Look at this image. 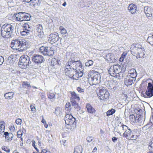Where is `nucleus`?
Wrapping results in <instances>:
<instances>
[{
  "label": "nucleus",
  "mask_w": 153,
  "mask_h": 153,
  "mask_svg": "<svg viewBox=\"0 0 153 153\" xmlns=\"http://www.w3.org/2000/svg\"><path fill=\"white\" fill-rule=\"evenodd\" d=\"M11 47L14 50L23 51L28 48V42L25 40H13L11 44Z\"/></svg>",
  "instance_id": "obj_1"
},
{
  "label": "nucleus",
  "mask_w": 153,
  "mask_h": 153,
  "mask_svg": "<svg viewBox=\"0 0 153 153\" xmlns=\"http://www.w3.org/2000/svg\"><path fill=\"white\" fill-rule=\"evenodd\" d=\"M74 74H73L76 72V69L72 68H66L65 70V74L71 78L72 77L74 80H78L79 77H81L83 74V68H80Z\"/></svg>",
  "instance_id": "obj_2"
},
{
  "label": "nucleus",
  "mask_w": 153,
  "mask_h": 153,
  "mask_svg": "<svg viewBox=\"0 0 153 153\" xmlns=\"http://www.w3.org/2000/svg\"><path fill=\"white\" fill-rule=\"evenodd\" d=\"M131 53L137 58L143 57L145 55V49L142 46L137 44H132L130 48Z\"/></svg>",
  "instance_id": "obj_3"
},
{
  "label": "nucleus",
  "mask_w": 153,
  "mask_h": 153,
  "mask_svg": "<svg viewBox=\"0 0 153 153\" xmlns=\"http://www.w3.org/2000/svg\"><path fill=\"white\" fill-rule=\"evenodd\" d=\"M88 79L90 84L91 85L98 84L100 81V75L99 73L94 70L89 71Z\"/></svg>",
  "instance_id": "obj_4"
},
{
  "label": "nucleus",
  "mask_w": 153,
  "mask_h": 153,
  "mask_svg": "<svg viewBox=\"0 0 153 153\" xmlns=\"http://www.w3.org/2000/svg\"><path fill=\"white\" fill-rule=\"evenodd\" d=\"M14 30L13 26L10 24H5L1 29V35L4 38H9L11 36Z\"/></svg>",
  "instance_id": "obj_5"
},
{
  "label": "nucleus",
  "mask_w": 153,
  "mask_h": 153,
  "mask_svg": "<svg viewBox=\"0 0 153 153\" xmlns=\"http://www.w3.org/2000/svg\"><path fill=\"white\" fill-rule=\"evenodd\" d=\"M66 126L68 129H72L76 127V122L75 119L71 114H66L64 118Z\"/></svg>",
  "instance_id": "obj_6"
},
{
  "label": "nucleus",
  "mask_w": 153,
  "mask_h": 153,
  "mask_svg": "<svg viewBox=\"0 0 153 153\" xmlns=\"http://www.w3.org/2000/svg\"><path fill=\"white\" fill-rule=\"evenodd\" d=\"M100 90L97 94L99 99L106 101L109 98L110 94L108 91L104 88L100 87Z\"/></svg>",
  "instance_id": "obj_7"
},
{
  "label": "nucleus",
  "mask_w": 153,
  "mask_h": 153,
  "mask_svg": "<svg viewBox=\"0 0 153 153\" xmlns=\"http://www.w3.org/2000/svg\"><path fill=\"white\" fill-rule=\"evenodd\" d=\"M39 51L45 56H51L54 54L53 48L50 47H41L39 48Z\"/></svg>",
  "instance_id": "obj_8"
},
{
  "label": "nucleus",
  "mask_w": 153,
  "mask_h": 153,
  "mask_svg": "<svg viewBox=\"0 0 153 153\" xmlns=\"http://www.w3.org/2000/svg\"><path fill=\"white\" fill-rule=\"evenodd\" d=\"M30 62H30L28 56H22L20 58L18 65L19 67L22 66H27L28 65L29 66Z\"/></svg>",
  "instance_id": "obj_9"
},
{
  "label": "nucleus",
  "mask_w": 153,
  "mask_h": 153,
  "mask_svg": "<svg viewBox=\"0 0 153 153\" xmlns=\"http://www.w3.org/2000/svg\"><path fill=\"white\" fill-rule=\"evenodd\" d=\"M123 136L129 140H135L136 136L133 134L131 130L128 127V129L125 130L123 133Z\"/></svg>",
  "instance_id": "obj_10"
},
{
  "label": "nucleus",
  "mask_w": 153,
  "mask_h": 153,
  "mask_svg": "<svg viewBox=\"0 0 153 153\" xmlns=\"http://www.w3.org/2000/svg\"><path fill=\"white\" fill-rule=\"evenodd\" d=\"M144 96L146 97H150L153 96V84L148 83L147 89Z\"/></svg>",
  "instance_id": "obj_11"
},
{
  "label": "nucleus",
  "mask_w": 153,
  "mask_h": 153,
  "mask_svg": "<svg viewBox=\"0 0 153 153\" xmlns=\"http://www.w3.org/2000/svg\"><path fill=\"white\" fill-rule=\"evenodd\" d=\"M114 128V130L116 131L118 133L121 134L125 130L128 129V126L120 123H119L118 125Z\"/></svg>",
  "instance_id": "obj_12"
},
{
  "label": "nucleus",
  "mask_w": 153,
  "mask_h": 153,
  "mask_svg": "<svg viewBox=\"0 0 153 153\" xmlns=\"http://www.w3.org/2000/svg\"><path fill=\"white\" fill-rule=\"evenodd\" d=\"M32 60L36 64H40L44 60L43 57L40 55H36L32 57Z\"/></svg>",
  "instance_id": "obj_13"
},
{
  "label": "nucleus",
  "mask_w": 153,
  "mask_h": 153,
  "mask_svg": "<svg viewBox=\"0 0 153 153\" xmlns=\"http://www.w3.org/2000/svg\"><path fill=\"white\" fill-rule=\"evenodd\" d=\"M48 38L50 39L51 42L55 43L57 42L59 38L58 34L57 33H51L49 36Z\"/></svg>",
  "instance_id": "obj_14"
},
{
  "label": "nucleus",
  "mask_w": 153,
  "mask_h": 153,
  "mask_svg": "<svg viewBox=\"0 0 153 153\" xmlns=\"http://www.w3.org/2000/svg\"><path fill=\"white\" fill-rule=\"evenodd\" d=\"M36 34L39 38L43 37V32L42 27L41 25H39L37 26Z\"/></svg>",
  "instance_id": "obj_15"
},
{
  "label": "nucleus",
  "mask_w": 153,
  "mask_h": 153,
  "mask_svg": "<svg viewBox=\"0 0 153 153\" xmlns=\"http://www.w3.org/2000/svg\"><path fill=\"white\" fill-rule=\"evenodd\" d=\"M128 10L131 14H134L135 13L137 7L134 4H130L128 7Z\"/></svg>",
  "instance_id": "obj_16"
},
{
  "label": "nucleus",
  "mask_w": 153,
  "mask_h": 153,
  "mask_svg": "<svg viewBox=\"0 0 153 153\" xmlns=\"http://www.w3.org/2000/svg\"><path fill=\"white\" fill-rule=\"evenodd\" d=\"M23 12H19L14 14L13 18L15 20L19 21H23Z\"/></svg>",
  "instance_id": "obj_17"
},
{
  "label": "nucleus",
  "mask_w": 153,
  "mask_h": 153,
  "mask_svg": "<svg viewBox=\"0 0 153 153\" xmlns=\"http://www.w3.org/2000/svg\"><path fill=\"white\" fill-rule=\"evenodd\" d=\"M74 64H76L79 67H82V65L81 62L79 61H77L76 62H73L72 60L69 61L67 63V66H74Z\"/></svg>",
  "instance_id": "obj_18"
},
{
  "label": "nucleus",
  "mask_w": 153,
  "mask_h": 153,
  "mask_svg": "<svg viewBox=\"0 0 153 153\" xmlns=\"http://www.w3.org/2000/svg\"><path fill=\"white\" fill-rule=\"evenodd\" d=\"M135 80V78L134 77H131L130 78H126L125 79L124 82L125 84L127 85H131L134 81Z\"/></svg>",
  "instance_id": "obj_19"
},
{
  "label": "nucleus",
  "mask_w": 153,
  "mask_h": 153,
  "mask_svg": "<svg viewBox=\"0 0 153 153\" xmlns=\"http://www.w3.org/2000/svg\"><path fill=\"white\" fill-rule=\"evenodd\" d=\"M145 13L147 17H150L152 15V10L148 7H145L144 8Z\"/></svg>",
  "instance_id": "obj_20"
},
{
  "label": "nucleus",
  "mask_w": 153,
  "mask_h": 153,
  "mask_svg": "<svg viewBox=\"0 0 153 153\" xmlns=\"http://www.w3.org/2000/svg\"><path fill=\"white\" fill-rule=\"evenodd\" d=\"M105 59L106 60L110 62H112L114 61L115 58L113 54L108 53L106 55Z\"/></svg>",
  "instance_id": "obj_21"
},
{
  "label": "nucleus",
  "mask_w": 153,
  "mask_h": 153,
  "mask_svg": "<svg viewBox=\"0 0 153 153\" xmlns=\"http://www.w3.org/2000/svg\"><path fill=\"white\" fill-rule=\"evenodd\" d=\"M23 29L26 30L28 32L30 33L33 30V27L31 25H29L28 24L25 23L23 25Z\"/></svg>",
  "instance_id": "obj_22"
},
{
  "label": "nucleus",
  "mask_w": 153,
  "mask_h": 153,
  "mask_svg": "<svg viewBox=\"0 0 153 153\" xmlns=\"http://www.w3.org/2000/svg\"><path fill=\"white\" fill-rule=\"evenodd\" d=\"M86 108L87 109L88 112L91 114L95 113L96 111L95 109L89 104H87L86 105Z\"/></svg>",
  "instance_id": "obj_23"
},
{
  "label": "nucleus",
  "mask_w": 153,
  "mask_h": 153,
  "mask_svg": "<svg viewBox=\"0 0 153 153\" xmlns=\"http://www.w3.org/2000/svg\"><path fill=\"white\" fill-rule=\"evenodd\" d=\"M4 132L6 140L9 141H11L13 136V134L11 133H9L7 132Z\"/></svg>",
  "instance_id": "obj_24"
},
{
  "label": "nucleus",
  "mask_w": 153,
  "mask_h": 153,
  "mask_svg": "<svg viewBox=\"0 0 153 153\" xmlns=\"http://www.w3.org/2000/svg\"><path fill=\"white\" fill-rule=\"evenodd\" d=\"M5 123L4 121L0 120V134L4 132Z\"/></svg>",
  "instance_id": "obj_25"
},
{
  "label": "nucleus",
  "mask_w": 153,
  "mask_h": 153,
  "mask_svg": "<svg viewBox=\"0 0 153 153\" xmlns=\"http://www.w3.org/2000/svg\"><path fill=\"white\" fill-rule=\"evenodd\" d=\"M14 93L13 92H7L4 94V97L6 99H12L13 97Z\"/></svg>",
  "instance_id": "obj_26"
},
{
  "label": "nucleus",
  "mask_w": 153,
  "mask_h": 153,
  "mask_svg": "<svg viewBox=\"0 0 153 153\" xmlns=\"http://www.w3.org/2000/svg\"><path fill=\"white\" fill-rule=\"evenodd\" d=\"M71 100L72 99H75L78 100H79L80 99L79 97L78 94H76L74 92H71Z\"/></svg>",
  "instance_id": "obj_27"
},
{
  "label": "nucleus",
  "mask_w": 153,
  "mask_h": 153,
  "mask_svg": "<svg viewBox=\"0 0 153 153\" xmlns=\"http://www.w3.org/2000/svg\"><path fill=\"white\" fill-rule=\"evenodd\" d=\"M23 21H28L30 20V15L27 13L23 12Z\"/></svg>",
  "instance_id": "obj_28"
},
{
  "label": "nucleus",
  "mask_w": 153,
  "mask_h": 153,
  "mask_svg": "<svg viewBox=\"0 0 153 153\" xmlns=\"http://www.w3.org/2000/svg\"><path fill=\"white\" fill-rule=\"evenodd\" d=\"M147 41L150 44L153 45V34H150L148 35Z\"/></svg>",
  "instance_id": "obj_29"
},
{
  "label": "nucleus",
  "mask_w": 153,
  "mask_h": 153,
  "mask_svg": "<svg viewBox=\"0 0 153 153\" xmlns=\"http://www.w3.org/2000/svg\"><path fill=\"white\" fill-rule=\"evenodd\" d=\"M49 63H50V65L51 66H56L57 65H57L58 64V61H57L55 59V58H53L51 59V62H49Z\"/></svg>",
  "instance_id": "obj_30"
},
{
  "label": "nucleus",
  "mask_w": 153,
  "mask_h": 153,
  "mask_svg": "<svg viewBox=\"0 0 153 153\" xmlns=\"http://www.w3.org/2000/svg\"><path fill=\"white\" fill-rule=\"evenodd\" d=\"M82 148L81 146H78L76 147L74 152L78 153H82Z\"/></svg>",
  "instance_id": "obj_31"
},
{
  "label": "nucleus",
  "mask_w": 153,
  "mask_h": 153,
  "mask_svg": "<svg viewBox=\"0 0 153 153\" xmlns=\"http://www.w3.org/2000/svg\"><path fill=\"white\" fill-rule=\"evenodd\" d=\"M55 113L57 116H60L62 113L61 109L59 107L56 108Z\"/></svg>",
  "instance_id": "obj_32"
},
{
  "label": "nucleus",
  "mask_w": 153,
  "mask_h": 153,
  "mask_svg": "<svg viewBox=\"0 0 153 153\" xmlns=\"http://www.w3.org/2000/svg\"><path fill=\"white\" fill-rule=\"evenodd\" d=\"M115 110L113 108L108 110L106 112L107 116H109L112 115L115 112Z\"/></svg>",
  "instance_id": "obj_33"
},
{
  "label": "nucleus",
  "mask_w": 153,
  "mask_h": 153,
  "mask_svg": "<svg viewBox=\"0 0 153 153\" xmlns=\"http://www.w3.org/2000/svg\"><path fill=\"white\" fill-rule=\"evenodd\" d=\"M129 119L132 123H134L136 121V118L133 114L130 115L129 116Z\"/></svg>",
  "instance_id": "obj_34"
},
{
  "label": "nucleus",
  "mask_w": 153,
  "mask_h": 153,
  "mask_svg": "<svg viewBox=\"0 0 153 153\" xmlns=\"http://www.w3.org/2000/svg\"><path fill=\"white\" fill-rule=\"evenodd\" d=\"M59 29L60 30L61 33L62 34H65L67 33V31L63 26H60L59 27Z\"/></svg>",
  "instance_id": "obj_35"
},
{
  "label": "nucleus",
  "mask_w": 153,
  "mask_h": 153,
  "mask_svg": "<svg viewBox=\"0 0 153 153\" xmlns=\"http://www.w3.org/2000/svg\"><path fill=\"white\" fill-rule=\"evenodd\" d=\"M114 68H110L108 70V73L111 76H114Z\"/></svg>",
  "instance_id": "obj_36"
},
{
  "label": "nucleus",
  "mask_w": 153,
  "mask_h": 153,
  "mask_svg": "<svg viewBox=\"0 0 153 153\" xmlns=\"http://www.w3.org/2000/svg\"><path fill=\"white\" fill-rule=\"evenodd\" d=\"M33 6L39 5L40 4L39 0H31L30 2Z\"/></svg>",
  "instance_id": "obj_37"
},
{
  "label": "nucleus",
  "mask_w": 153,
  "mask_h": 153,
  "mask_svg": "<svg viewBox=\"0 0 153 153\" xmlns=\"http://www.w3.org/2000/svg\"><path fill=\"white\" fill-rule=\"evenodd\" d=\"M127 54V53L125 52L123 53L120 58L119 61L120 62H122L123 61L124 59L126 57Z\"/></svg>",
  "instance_id": "obj_38"
},
{
  "label": "nucleus",
  "mask_w": 153,
  "mask_h": 153,
  "mask_svg": "<svg viewBox=\"0 0 153 153\" xmlns=\"http://www.w3.org/2000/svg\"><path fill=\"white\" fill-rule=\"evenodd\" d=\"M22 86L24 88L27 87L28 88H29L30 87V84L27 82H23Z\"/></svg>",
  "instance_id": "obj_39"
},
{
  "label": "nucleus",
  "mask_w": 153,
  "mask_h": 153,
  "mask_svg": "<svg viewBox=\"0 0 153 153\" xmlns=\"http://www.w3.org/2000/svg\"><path fill=\"white\" fill-rule=\"evenodd\" d=\"M21 34L22 36H26L30 34V33L26 30L23 29V30L21 32Z\"/></svg>",
  "instance_id": "obj_40"
},
{
  "label": "nucleus",
  "mask_w": 153,
  "mask_h": 153,
  "mask_svg": "<svg viewBox=\"0 0 153 153\" xmlns=\"http://www.w3.org/2000/svg\"><path fill=\"white\" fill-rule=\"evenodd\" d=\"M23 134V131L21 130H19L17 132V136L19 138H21V140H22V138L21 137Z\"/></svg>",
  "instance_id": "obj_41"
},
{
  "label": "nucleus",
  "mask_w": 153,
  "mask_h": 153,
  "mask_svg": "<svg viewBox=\"0 0 153 153\" xmlns=\"http://www.w3.org/2000/svg\"><path fill=\"white\" fill-rule=\"evenodd\" d=\"M30 108L31 111L33 112V113L36 112V110L35 107V104H31L30 105Z\"/></svg>",
  "instance_id": "obj_42"
},
{
  "label": "nucleus",
  "mask_w": 153,
  "mask_h": 153,
  "mask_svg": "<svg viewBox=\"0 0 153 153\" xmlns=\"http://www.w3.org/2000/svg\"><path fill=\"white\" fill-rule=\"evenodd\" d=\"M2 150L6 152H7L9 153L10 152V150L8 147L6 146H3L2 147Z\"/></svg>",
  "instance_id": "obj_43"
},
{
  "label": "nucleus",
  "mask_w": 153,
  "mask_h": 153,
  "mask_svg": "<svg viewBox=\"0 0 153 153\" xmlns=\"http://www.w3.org/2000/svg\"><path fill=\"white\" fill-rule=\"evenodd\" d=\"M93 62L91 60H89L88 62H86L85 64L86 66H89L93 65Z\"/></svg>",
  "instance_id": "obj_44"
},
{
  "label": "nucleus",
  "mask_w": 153,
  "mask_h": 153,
  "mask_svg": "<svg viewBox=\"0 0 153 153\" xmlns=\"http://www.w3.org/2000/svg\"><path fill=\"white\" fill-rule=\"evenodd\" d=\"M120 68H114V74H119L120 73Z\"/></svg>",
  "instance_id": "obj_45"
},
{
  "label": "nucleus",
  "mask_w": 153,
  "mask_h": 153,
  "mask_svg": "<svg viewBox=\"0 0 153 153\" xmlns=\"http://www.w3.org/2000/svg\"><path fill=\"white\" fill-rule=\"evenodd\" d=\"M93 138H94L92 137L89 136L87 138L86 140L88 142L90 143L93 141Z\"/></svg>",
  "instance_id": "obj_46"
},
{
  "label": "nucleus",
  "mask_w": 153,
  "mask_h": 153,
  "mask_svg": "<svg viewBox=\"0 0 153 153\" xmlns=\"http://www.w3.org/2000/svg\"><path fill=\"white\" fill-rule=\"evenodd\" d=\"M16 123L19 125H20L22 122V120L21 119L18 118L16 120Z\"/></svg>",
  "instance_id": "obj_47"
},
{
  "label": "nucleus",
  "mask_w": 153,
  "mask_h": 153,
  "mask_svg": "<svg viewBox=\"0 0 153 153\" xmlns=\"http://www.w3.org/2000/svg\"><path fill=\"white\" fill-rule=\"evenodd\" d=\"M55 94L53 93H49L48 95V97L50 99H52L55 97Z\"/></svg>",
  "instance_id": "obj_48"
},
{
  "label": "nucleus",
  "mask_w": 153,
  "mask_h": 153,
  "mask_svg": "<svg viewBox=\"0 0 153 153\" xmlns=\"http://www.w3.org/2000/svg\"><path fill=\"white\" fill-rule=\"evenodd\" d=\"M66 114H69L71 110V107H69L68 108H65Z\"/></svg>",
  "instance_id": "obj_49"
},
{
  "label": "nucleus",
  "mask_w": 153,
  "mask_h": 153,
  "mask_svg": "<svg viewBox=\"0 0 153 153\" xmlns=\"http://www.w3.org/2000/svg\"><path fill=\"white\" fill-rule=\"evenodd\" d=\"M149 148L150 150H152L153 149V142H152L149 143Z\"/></svg>",
  "instance_id": "obj_50"
},
{
  "label": "nucleus",
  "mask_w": 153,
  "mask_h": 153,
  "mask_svg": "<svg viewBox=\"0 0 153 153\" xmlns=\"http://www.w3.org/2000/svg\"><path fill=\"white\" fill-rule=\"evenodd\" d=\"M4 61V58L1 56H0V65H1Z\"/></svg>",
  "instance_id": "obj_51"
},
{
  "label": "nucleus",
  "mask_w": 153,
  "mask_h": 153,
  "mask_svg": "<svg viewBox=\"0 0 153 153\" xmlns=\"http://www.w3.org/2000/svg\"><path fill=\"white\" fill-rule=\"evenodd\" d=\"M77 90L79 92H84V89L81 88L79 87H78L77 88Z\"/></svg>",
  "instance_id": "obj_52"
},
{
  "label": "nucleus",
  "mask_w": 153,
  "mask_h": 153,
  "mask_svg": "<svg viewBox=\"0 0 153 153\" xmlns=\"http://www.w3.org/2000/svg\"><path fill=\"white\" fill-rule=\"evenodd\" d=\"M69 107H71V105L69 102H67L65 105V108H68Z\"/></svg>",
  "instance_id": "obj_53"
},
{
  "label": "nucleus",
  "mask_w": 153,
  "mask_h": 153,
  "mask_svg": "<svg viewBox=\"0 0 153 153\" xmlns=\"http://www.w3.org/2000/svg\"><path fill=\"white\" fill-rule=\"evenodd\" d=\"M112 140L114 142H115L117 141V138L116 137H113L112 138Z\"/></svg>",
  "instance_id": "obj_54"
},
{
  "label": "nucleus",
  "mask_w": 153,
  "mask_h": 153,
  "mask_svg": "<svg viewBox=\"0 0 153 153\" xmlns=\"http://www.w3.org/2000/svg\"><path fill=\"white\" fill-rule=\"evenodd\" d=\"M22 1L23 2L29 3L30 2L31 0H22Z\"/></svg>",
  "instance_id": "obj_55"
},
{
  "label": "nucleus",
  "mask_w": 153,
  "mask_h": 153,
  "mask_svg": "<svg viewBox=\"0 0 153 153\" xmlns=\"http://www.w3.org/2000/svg\"><path fill=\"white\" fill-rule=\"evenodd\" d=\"M97 150V149L96 147H95L94 149L92 151V152L94 153L96 152Z\"/></svg>",
  "instance_id": "obj_56"
},
{
  "label": "nucleus",
  "mask_w": 153,
  "mask_h": 153,
  "mask_svg": "<svg viewBox=\"0 0 153 153\" xmlns=\"http://www.w3.org/2000/svg\"><path fill=\"white\" fill-rule=\"evenodd\" d=\"M42 122L43 123H44V124H45V123H46L45 120L43 118L42 119Z\"/></svg>",
  "instance_id": "obj_57"
},
{
  "label": "nucleus",
  "mask_w": 153,
  "mask_h": 153,
  "mask_svg": "<svg viewBox=\"0 0 153 153\" xmlns=\"http://www.w3.org/2000/svg\"><path fill=\"white\" fill-rule=\"evenodd\" d=\"M47 151L45 149L43 150H42L41 153H46Z\"/></svg>",
  "instance_id": "obj_58"
},
{
  "label": "nucleus",
  "mask_w": 153,
  "mask_h": 153,
  "mask_svg": "<svg viewBox=\"0 0 153 153\" xmlns=\"http://www.w3.org/2000/svg\"><path fill=\"white\" fill-rule=\"evenodd\" d=\"M35 143H36V142L35 141H33L32 146L34 147H35Z\"/></svg>",
  "instance_id": "obj_59"
},
{
  "label": "nucleus",
  "mask_w": 153,
  "mask_h": 153,
  "mask_svg": "<svg viewBox=\"0 0 153 153\" xmlns=\"http://www.w3.org/2000/svg\"><path fill=\"white\" fill-rule=\"evenodd\" d=\"M45 128H47L48 127V125L46 123L45 124Z\"/></svg>",
  "instance_id": "obj_60"
},
{
  "label": "nucleus",
  "mask_w": 153,
  "mask_h": 153,
  "mask_svg": "<svg viewBox=\"0 0 153 153\" xmlns=\"http://www.w3.org/2000/svg\"><path fill=\"white\" fill-rule=\"evenodd\" d=\"M119 78H115L114 79V80H115V81H117H117L116 82H117V81H119Z\"/></svg>",
  "instance_id": "obj_61"
},
{
  "label": "nucleus",
  "mask_w": 153,
  "mask_h": 153,
  "mask_svg": "<svg viewBox=\"0 0 153 153\" xmlns=\"http://www.w3.org/2000/svg\"><path fill=\"white\" fill-rule=\"evenodd\" d=\"M66 5V2H65L62 4V6H65Z\"/></svg>",
  "instance_id": "obj_62"
},
{
  "label": "nucleus",
  "mask_w": 153,
  "mask_h": 153,
  "mask_svg": "<svg viewBox=\"0 0 153 153\" xmlns=\"http://www.w3.org/2000/svg\"><path fill=\"white\" fill-rule=\"evenodd\" d=\"M41 142H40V141H39L38 143V145H39V146H41Z\"/></svg>",
  "instance_id": "obj_63"
},
{
  "label": "nucleus",
  "mask_w": 153,
  "mask_h": 153,
  "mask_svg": "<svg viewBox=\"0 0 153 153\" xmlns=\"http://www.w3.org/2000/svg\"><path fill=\"white\" fill-rule=\"evenodd\" d=\"M123 96H124V97H126V99L127 98V96L126 94H123Z\"/></svg>",
  "instance_id": "obj_64"
}]
</instances>
